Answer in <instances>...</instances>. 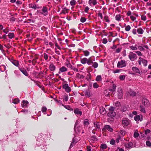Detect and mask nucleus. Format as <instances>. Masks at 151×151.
I'll use <instances>...</instances> for the list:
<instances>
[{"mask_svg": "<svg viewBox=\"0 0 151 151\" xmlns=\"http://www.w3.org/2000/svg\"><path fill=\"white\" fill-rule=\"evenodd\" d=\"M129 59L132 61L136 60L137 57L136 55L132 52H130L128 55Z\"/></svg>", "mask_w": 151, "mask_h": 151, "instance_id": "1", "label": "nucleus"}, {"mask_svg": "<svg viewBox=\"0 0 151 151\" xmlns=\"http://www.w3.org/2000/svg\"><path fill=\"white\" fill-rule=\"evenodd\" d=\"M139 64V65H141V63H142L143 65L145 66H146L147 65V60L143 59L141 57L139 58V59L138 60Z\"/></svg>", "mask_w": 151, "mask_h": 151, "instance_id": "2", "label": "nucleus"}, {"mask_svg": "<svg viewBox=\"0 0 151 151\" xmlns=\"http://www.w3.org/2000/svg\"><path fill=\"white\" fill-rule=\"evenodd\" d=\"M125 61L124 60H121L119 61L117 64V67L118 68H122L126 66Z\"/></svg>", "mask_w": 151, "mask_h": 151, "instance_id": "3", "label": "nucleus"}, {"mask_svg": "<svg viewBox=\"0 0 151 151\" xmlns=\"http://www.w3.org/2000/svg\"><path fill=\"white\" fill-rule=\"evenodd\" d=\"M142 104L145 106H148L150 105L149 101L145 98H143L142 100Z\"/></svg>", "mask_w": 151, "mask_h": 151, "instance_id": "4", "label": "nucleus"}, {"mask_svg": "<svg viewBox=\"0 0 151 151\" xmlns=\"http://www.w3.org/2000/svg\"><path fill=\"white\" fill-rule=\"evenodd\" d=\"M63 87L65 89V91L68 93L70 92L71 90L70 88L68 86V85L67 84H65L63 86Z\"/></svg>", "mask_w": 151, "mask_h": 151, "instance_id": "5", "label": "nucleus"}, {"mask_svg": "<svg viewBox=\"0 0 151 151\" xmlns=\"http://www.w3.org/2000/svg\"><path fill=\"white\" fill-rule=\"evenodd\" d=\"M78 123L76 122L75 125L74 129L76 132H79L81 129V128L80 126H78Z\"/></svg>", "mask_w": 151, "mask_h": 151, "instance_id": "6", "label": "nucleus"}, {"mask_svg": "<svg viewBox=\"0 0 151 151\" xmlns=\"http://www.w3.org/2000/svg\"><path fill=\"white\" fill-rule=\"evenodd\" d=\"M40 13L45 16L47 15L48 14L47 8L45 7H43L42 9V12Z\"/></svg>", "mask_w": 151, "mask_h": 151, "instance_id": "7", "label": "nucleus"}, {"mask_svg": "<svg viewBox=\"0 0 151 151\" xmlns=\"http://www.w3.org/2000/svg\"><path fill=\"white\" fill-rule=\"evenodd\" d=\"M117 95L118 98L121 99L123 95V93L122 89L121 88H119L117 90Z\"/></svg>", "mask_w": 151, "mask_h": 151, "instance_id": "8", "label": "nucleus"}, {"mask_svg": "<svg viewBox=\"0 0 151 151\" xmlns=\"http://www.w3.org/2000/svg\"><path fill=\"white\" fill-rule=\"evenodd\" d=\"M134 119L137 122L139 121H141L142 120V115H137L134 117Z\"/></svg>", "mask_w": 151, "mask_h": 151, "instance_id": "9", "label": "nucleus"}, {"mask_svg": "<svg viewBox=\"0 0 151 151\" xmlns=\"http://www.w3.org/2000/svg\"><path fill=\"white\" fill-rule=\"evenodd\" d=\"M133 145L132 142H127L124 144V146L126 148H132Z\"/></svg>", "mask_w": 151, "mask_h": 151, "instance_id": "10", "label": "nucleus"}, {"mask_svg": "<svg viewBox=\"0 0 151 151\" xmlns=\"http://www.w3.org/2000/svg\"><path fill=\"white\" fill-rule=\"evenodd\" d=\"M67 69L65 66H62L59 69V71L58 73H61L67 71Z\"/></svg>", "mask_w": 151, "mask_h": 151, "instance_id": "11", "label": "nucleus"}, {"mask_svg": "<svg viewBox=\"0 0 151 151\" xmlns=\"http://www.w3.org/2000/svg\"><path fill=\"white\" fill-rule=\"evenodd\" d=\"M122 124L123 126H127L129 124V121L127 119L123 120L122 121Z\"/></svg>", "mask_w": 151, "mask_h": 151, "instance_id": "12", "label": "nucleus"}, {"mask_svg": "<svg viewBox=\"0 0 151 151\" xmlns=\"http://www.w3.org/2000/svg\"><path fill=\"white\" fill-rule=\"evenodd\" d=\"M108 116L109 117H114L116 115L115 113L113 111H109L108 113Z\"/></svg>", "mask_w": 151, "mask_h": 151, "instance_id": "13", "label": "nucleus"}, {"mask_svg": "<svg viewBox=\"0 0 151 151\" xmlns=\"http://www.w3.org/2000/svg\"><path fill=\"white\" fill-rule=\"evenodd\" d=\"M88 3L90 6H92V5H95L97 4L96 1V0H89Z\"/></svg>", "mask_w": 151, "mask_h": 151, "instance_id": "14", "label": "nucleus"}, {"mask_svg": "<svg viewBox=\"0 0 151 151\" xmlns=\"http://www.w3.org/2000/svg\"><path fill=\"white\" fill-rule=\"evenodd\" d=\"M132 70L133 71L136 73H137L140 74V70L137 67H134L132 68Z\"/></svg>", "mask_w": 151, "mask_h": 151, "instance_id": "15", "label": "nucleus"}, {"mask_svg": "<svg viewBox=\"0 0 151 151\" xmlns=\"http://www.w3.org/2000/svg\"><path fill=\"white\" fill-rule=\"evenodd\" d=\"M107 129L108 131L110 132H112L113 129L109 125H106L104 126V129Z\"/></svg>", "mask_w": 151, "mask_h": 151, "instance_id": "16", "label": "nucleus"}, {"mask_svg": "<svg viewBox=\"0 0 151 151\" xmlns=\"http://www.w3.org/2000/svg\"><path fill=\"white\" fill-rule=\"evenodd\" d=\"M49 69L51 71H54L55 70V66L52 63L50 65Z\"/></svg>", "mask_w": 151, "mask_h": 151, "instance_id": "17", "label": "nucleus"}, {"mask_svg": "<svg viewBox=\"0 0 151 151\" xmlns=\"http://www.w3.org/2000/svg\"><path fill=\"white\" fill-rule=\"evenodd\" d=\"M137 32L139 34H142L143 33L144 31L141 28H139L137 29Z\"/></svg>", "mask_w": 151, "mask_h": 151, "instance_id": "18", "label": "nucleus"}, {"mask_svg": "<svg viewBox=\"0 0 151 151\" xmlns=\"http://www.w3.org/2000/svg\"><path fill=\"white\" fill-rule=\"evenodd\" d=\"M28 104V102L27 101L24 100L22 101V106L24 107L27 106Z\"/></svg>", "mask_w": 151, "mask_h": 151, "instance_id": "19", "label": "nucleus"}, {"mask_svg": "<svg viewBox=\"0 0 151 151\" xmlns=\"http://www.w3.org/2000/svg\"><path fill=\"white\" fill-rule=\"evenodd\" d=\"M113 104L116 107H119L120 106V103L118 101L114 102L113 103Z\"/></svg>", "mask_w": 151, "mask_h": 151, "instance_id": "20", "label": "nucleus"}, {"mask_svg": "<svg viewBox=\"0 0 151 151\" xmlns=\"http://www.w3.org/2000/svg\"><path fill=\"white\" fill-rule=\"evenodd\" d=\"M19 70L25 76H28V73L25 70L22 69L21 68H19Z\"/></svg>", "mask_w": 151, "mask_h": 151, "instance_id": "21", "label": "nucleus"}, {"mask_svg": "<svg viewBox=\"0 0 151 151\" xmlns=\"http://www.w3.org/2000/svg\"><path fill=\"white\" fill-rule=\"evenodd\" d=\"M129 93L131 96H135L136 94V93L132 90H129Z\"/></svg>", "mask_w": 151, "mask_h": 151, "instance_id": "22", "label": "nucleus"}, {"mask_svg": "<svg viewBox=\"0 0 151 151\" xmlns=\"http://www.w3.org/2000/svg\"><path fill=\"white\" fill-rule=\"evenodd\" d=\"M88 59L86 58H84L82 59L81 60V63L83 64H85L87 62Z\"/></svg>", "mask_w": 151, "mask_h": 151, "instance_id": "23", "label": "nucleus"}, {"mask_svg": "<svg viewBox=\"0 0 151 151\" xmlns=\"http://www.w3.org/2000/svg\"><path fill=\"white\" fill-rule=\"evenodd\" d=\"M74 113L76 114H80L81 115L82 114V112L79 111L78 109H76L74 110Z\"/></svg>", "mask_w": 151, "mask_h": 151, "instance_id": "24", "label": "nucleus"}, {"mask_svg": "<svg viewBox=\"0 0 151 151\" xmlns=\"http://www.w3.org/2000/svg\"><path fill=\"white\" fill-rule=\"evenodd\" d=\"M96 80L97 81H101L102 80L101 76L100 75L97 76L96 78Z\"/></svg>", "mask_w": 151, "mask_h": 151, "instance_id": "25", "label": "nucleus"}, {"mask_svg": "<svg viewBox=\"0 0 151 151\" xmlns=\"http://www.w3.org/2000/svg\"><path fill=\"white\" fill-rule=\"evenodd\" d=\"M120 134L122 136H124L126 134V132L125 130H122L120 131Z\"/></svg>", "mask_w": 151, "mask_h": 151, "instance_id": "26", "label": "nucleus"}, {"mask_svg": "<svg viewBox=\"0 0 151 151\" xmlns=\"http://www.w3.org/2000/svg\"><path fill=\"white\" fill-rule=\"evenodd\" d=\"M117 21H120L121 20V16L120 14H117L115 17Z\"/></svg>", "mask_w": 151, "mask_h": 151, "instance_id": "27", "label": "nucleus"}, {"mask_svg": "<svg viewBox=\"0 0 151 151\" xmlns=\"http://www.w3.org/2000/svg\"><path fill=\"white\" fill-rule=\"evenodd\" d=\"M12 63L16 66H18L19 65V63L16 60H14L12 61H11Z\"/></svg>", "mask_w": 151, "mask_h": 151, "instance_id": "28", "label": "nucleus"}, {"mask_svg": "<svg viewBox=\"0 0 151 151\" xmlns=\"http://www.w3.org/2000/svg\"><path fill=\"white\" fill-rule=\"evenodd\" d=\"M76 1L75 0H72L70 1V4L71 6H74L76 4Z\"/></svg>", "mask_w": 151, "mask_h": 151, "instance_id": "29", "label": "nucleus"}, {"mask_svg": "<svg viewBox=\"0 0 151 151\" xmlns=\"http://www.w3.org/2000/svg\"><path fill=\"white\" fill-rule=\"evenodd\" d=\"M9 38L10 39H12L14 37V34L13 33H10L8 34Z\"/></svg>", "mask_w": 151, "mask_h": 151, "instance_id": "30", "label": "nucleus"}, {"mask_svg": "<svg viewBox=\"0 0 151 151\" xmlns=\"http://www.w3.org/2000/svg\"><path fill=\"white\" fill-rule=\"evenodd\" d=\"M93 65L92 67L94 68H97L98 65V64L97 63L95 62L93 63Z\"/></svg>", "mask_w": 151, "mask_h": 151, "instance_id": "31", "label": "nucleus"}, {"mask_svg": "<svg viewBox=\"0 0 151 151\" xmlns=\"http://www.w3.org/2000/svg\"><path fill=\"white\" fill-rule=\"evenodd\" d=\"M140 111H141L142 112H143L144 113H145V109L144 107L143 106H140Z\"/></svg>", "mask_w": 151, "mask_h": 151, "instance_id": "32", "label": "nucleus"}, {"mask_svg": "<svg viewBox=\"0 0 151 151\" xmlns=\"http://www.w3.org/2000/svg\"><path fill=\"white\" fill-rule=\"evenodd\" d=\"M19 102V101L18 99H16L13 100L12 102L14 104H18Z\"/></svg>", "mask_w": 151, "mask_h": 151, "instance_id": "33", "label": "nucleus"}, {"mask_svg": "<svg viewBox=\"0 0 151 151\" xmlns=\"http://www.w3.org/2000/svg\"><path fill=\"white\" fill-rule=\"evenodd\" d=\"M125 75H120L119 76V78L121 81H123L125 79Z\"/></svg>", "mask_w": 151, "mask_h": 151, "instance_id": "34", "label": "nucleus"}, {"mask_svg": "<svg viewBox=\"0 0 151 151\" xmlns=\"http://www.w3.org/2000/svg\"><path fill=\"white\" fill-rule=\"evenodd\" d=\"M139 136V134L138 132V131H135L134 132V137L135 138L138 137Z\"/></svg>", "mask_w": 151, "mask_h": 151, "instance_id": "35", "label": "nucleus"}, {"mask_svg": "<svg viewBox=\"0 0 151 151\" xmlns=\"http://www.w3.org/2000/svg\"><path fill=\"white\" fill-rule=\"evenodd\" d=\"M130 48L133 50H136L137 49L136 45H135L134 46H131L130 47Z\"/></svg>", "mask_w": 151, "mask_h": 151, "instance_id": "36", "label": "nucleus"}, {"mask_svg": "<svg viewBox=\"0 0 151 151\" xmlns=\"http://www.w3.org/2000/svg\"><path fill=\"white\" fill-rule=\"evenodd\" d=\"M68 9L66 8H64L63 9L62 12L63 14H65L68 12Z\"/></svg>", "mask_w": 151, "mask_h": 151, "instance_id": "37", "label": "nucleus"}, {"mask_svg": "<svg viewBox=\"0 0 151 151\" xmlns=\"http://www.w3.org/2000/svg\"><path fill=\"white\" fill-rule=\"evenodd\" d=\"M131 29V27L130 26L128 25L125 28V30L126 31H128L130 30Z\"/></svg>", "mask_w": 151, "mask_h": 151, "instance_id": "38", "label": "nucleus"}, {"mask_svg": "<svg viewBox=\"0 0 151 151\" xmlns=\"http://www.w3.org/2000/svg\"><path fill=\"white\" fill-rule=\"evenodd\" d=\"M104 20H105L106 22H107L108 23H109L110 21L108 17L106 16H104Z\"/></svg>", "mask_w": 151, "mask_h": 151, "instance_id": "39", "label": "nucleus"}, {"mask_svg": "<svg viewBox=\"0 0 151 151\" xmlns=\"http://www.w3.org/2000/svg\"><path fill=\"white\" fill-rule=\"evenodd\" d=\"M93 87L94 88H97L99 87V86L96 83H93Z\"/></svg>", "mask_w": 151, "mask_h": 151, "instance_id": "40", "label": "nucleus"}, {"mask_svg": "<svg viewBox=\"0 0 151 151\" xmlns=\"http://www.w3.org/2000/svg\"><path fill=\"white\" fill-rule=\"evenodd\" d=\"M84 124L85 125H87L89 124L88 120L87 119H85L84 120Z\"/></svg>", "mask_w": 151, "mask_h": 151, "instance_id": "41", "label": "nucleus"}, {"mask_svg": "<svg viewBox=\"0 0 151 151\" xmlns=\"http://www.w3.org/2000/svg\"><path fill=\"white\" fill-rule=\"evenodd\" d=\"M31 8H32L34 9H39V7L37 6L36 5L34 4L32 5L31 6Z\"/></svg>", "mask_w": 151, "mask_h": 151, "instance_id": "42", "label": "nucleus"}, {"mask_svg": "<svg viewBox=\"0 0 151 151\" xmlns=\"http://www.w3.org/2000/svg\"><path fill=\"white\" fill-rule=\"evenodd\" d=\"M94 127H96L98 129L100 128V125L99 123L95 124L94 123Z\"/></svg>", "mask_w": 151, "mask_h": 151, "instance_id": "43", "label": "nucleus"}, {"mask_svg": "<svg viewBox=\"0 0 151 151\" xmlns=\"http://www.w3.org/2000/svg\"><path fill=\"white\" fill-rule=\"evenodd\" d=\"M141 19L145 21L146 19V17L145 15H142L141 16Z\"/></svg>", "mask_w": 151, "mask_h": 151, "instance_id": "44", "label": "nucleus"}, {"mask_svg": "<svg viewBox=\"0 0 151 151\" xmlns=\"http://www.w3.org/2000/svg\"><path fill=\"white\" fill-rule=\"evenodd\" d=\"M87 63L89 65H90L91 63H93L92 61L90 59H88V61Z\"/></svg>", "mask_w": 151, "mask_h": 151, "instance_id": "45", "label": "nucleus"}, {"mask_svg": "<svg viewBox=\"0 0 151 151\" xmlns=\"http://www.w3.org/2000/svg\"><path fill=\"white\" fill-rule=\"evenodd\" d=\"M91 139L93 141H96L97 140L96 137L95 136H92L91 138Z\"/></svg>", "mask_w": 151, "mask_h": 151, "instance_id": "46", "label": "nucleus"}, {"mask_svg": "<svg viewBox=\"0 0 151 151\" xmlns=\"http://www.w3.org/2000/svg\"><path fill=\"white\" fill-rule=\"evenodd\" d=\"M86 20V18L84 17H82L81 19V21L82 22H85Z\"/></svg>", "mask_w": 151, "mask_h": 151, "instance_id": "47", "label": "nucleus"}, {"mask_svg": "<svg viewBox=\"0 0 151 151\" xmlns=\"http://www.w3.org/2000/svg\"><path fill=\"white\" fill-rule=\"evenodd\" d=\"M65 65L67 66V67L68 68H71L72 66L68 62V63H66Z\"/></svg>", "mask_w": 151, "mask_h": 151, "instance_id": "48", "label": "nucleus"}, {"mask_svg": "<svg viewBox=\"0 0 151 151\" xmlns=\"http://www.w3.org/2000/svg\"><path fill=\"white\" fill-rule=\"evenodd\" d=\"M75 140L74 139H73L72 140V143L70 145V147H72L75 145Z\"/></svg>", "mask_w": 151, "mask_h": 151, "instance_id": "49", "label": "nucleus"}, {"mask_svg": "<svg viewBox=\"0 0 151 151\" xmlns=\"http://www.w3.org/2000/svg\"><path fill=\"white\" fill-rule=\"evenodd\" d=\"M138 47L139 50L140 51H143L144 50V48L141 46H139Z\"/></svg>", "mask_w": 151, "mask_h": 151, "instance_id": "50", "label": "nucleus"}, {"mask_svg": "<svg viewBox=\"0 0 151 151\" xmlns=\"http://www.w3.org/2000/svg\"><path fill=\"white\" fill-rule=\"evenodd\" d=\"M3 32L6 34H7L9 32V29L6 28L3 30Z\"/></svg>", "mask_w": 151, "mask_h": 151, "instance_id": "51", "label": "nucleus"}, {"mask_svg": "<svg viewBox=\"0 0 151 151\" xmlns=\"http://www.w3.org/2000/svg\"><path fill=\"white\" fill-rule=\"evenodd\" d=\"M64 100L66 101H67L68 100V96H65L64 97Z\"/></svg>", "mask_w": 151, "mask_h": 151, "instance_id": "52", "label": "nucleus"}, {"mask_svg": "<svg viewBox=\"0 0 151 151\" xmlns=\"http://www.w3.org/2000/svg\"><path fill=\"white\" fill-rule=\"evenodd\" d=\"M47 108L45 107H42V111L43 112H45L47 110Z\"/></svg>", "mask_w": 151, "mask_h": 151, "instance_id": "53", "label": "nucleus"}, {"mask_svg": "<svg viewBox=\"0 0 151 151\" xmlns=\"http://www.w3.org/2000/svg\"><path fill=\"white\" fill-rule=\"evenodd\" d=\"M146 144L147 146H150L151 145V143L149 141H147L146 142Z\"/></svg>", "mask_w": 151, "mask_h": 151, "instance_id": "54", "label": "nucleus"}, {"mask_svg": "<svg viewBox=\"0 0 151 151\" xmlns=\"http://www.w3.org/2000/svg\"><path fill=\"white\" fill-rule=\"evenodd\" d=\"M84 54L85 56H88L89 54V52L88 51H84Z\"/></svg>", "mask_w": 151, "mask_h": 151, "instance_id": "55", "label": "nucleus"}, {"mask_svg": "<svg viewBox=\"0 0 151 151\" xmlns=\"http://www.w3.org/2000/svg\"><path fill=\"white\" fill-rule=\"evenodd\" d=\"M44 58L46 60H47L48 59V55H47V54H46V53H44Z\"/></svg>", "mask_w": 151, "mask_h": 151, "instance_id": "56", "label": "nucleus"}, {"mask_svg": "<svg viewBox=\"0 0 151 151\" xmlns=\"http://www.w3.org/2000/svg\"><path fill=\"white\" fill-rule=\"evenodd\" d=\"M86 151H92L90 146H87V150Z\"/></svg>", "mask_w": 151, "mask_h": 151, "instance_id": "57", "label": "nucleus"}, {"mask_svg": "<svg viewBox=\"0 0 151 151\" xmlns=\"http://www.w3.org/2000/svg\"><path fill=\"white\" fill-rule=\"evenodd\" d=\"M137 30H136L135 29H133L132 30V33L134 34V35H136L137 34Z\"/></svg>", "mask_w": 151, "mask_h": 151, "instance_id": "58", "label": "nucleus"}, {"mask_svg": "<svg viewBox=\"0 0 151 151\" xmlns=\"http://www.w3.org/2000/svg\"><path fill=\"white\" fill-rule=\"evenodd\" d=\"M135 52L137 54V55L139 56H142V53L139 51H137Z\"/></svg>", "mask_w": 151, "mask_h": 151, "instance_id": "59", "label": "nucleus"}, {"mask_svg": "<svg viewBox=\"0 0 151 151\" xmlns=\"http://www.w3.org/2000/svg\"><path fill=\"white\" fill-rule=\"evenodd\" d=\"M71 69L73 70H74L76 71V72H78V69L77 68H76L75 67H72V66L71 67Z\"/></svg>", "mask_w": 151, "mask_h": 151, "instance_id": "60", "label": "nucleus"}, {"mask_svg": "<svg viewBox=\"0 0 151 151\" xmlns=\"http://www.w3.org/2000/svg\"><path fill=\"white\" fill-rule=\"evenodd\" d=\"M109 109L110 111H113L114 110V108L113 107L111 106L110 107Z\"/></svg>", "mask_w": 151, "mask_h": 151, "instance_id": "61", "label": "nucleus"}, {"mask_svg": "<svg viewBox=\"0 0 151 151\" xmlns=\"http://www.w3.org/2000/svg\"><path fill=\"white\" fill-rule=\"evenodd\" d=\"M115 141L114 139H111L110 141V143L111 144L113 145L114 144Z\"/></svg>", "mask_w": 151, "mask_h": 151, "instance_id": "62", "label": "nucleus"}, {"mask_svg": "<svg viewBox=\"0 0 151 151\" xmlns=\"http://www.w3.org/2000/svg\"><path fill=\"white\" fill-rule=\"evenodd\" d=\"M150 130L147 129L145 131V134H147L148 133H149L150 132Z\"/></svg>", "mask_w": 151, "mask_h": 151, "instance_id": "63", "label": "nucleus"}, {"mask_svg": "<svg viewBox=\"0 0 151 151\" xmlns=\"http://www.w3.org/2000/svg\"><path fill=\"white\" fill-rule=\"evenodd\" d=\"M98 16L100 17L101 19L103 18V16L102 14L101 13H98Z\"/></svg>", "mask_w": 151, "mask_h": 151, "instance_id": "64", "label": "nucleus"}]
</instances>
